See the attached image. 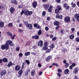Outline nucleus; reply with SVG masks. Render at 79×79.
Masks as SVG:
<instances>
[{"label":"nucleus","mask_w":79,"mask_h":79,"mask_svg":"<svg viewBox=\"0 0 79 79\" xmlns=\"http://www.w3.org/2000/svg\"><path fill=\"white\" fill-rule=\"evenodd\" d=\"M24 74H25V76H28V73H24Z\"/></svg>","instance_id":"nucleus-60"},{"label":"nucleus","mask_w":79,"mask_h":79,"mask_svg":"<svg viewBox=\"0 0 79 79\" xmlns=\"http://www.w3.org/2000/svg\"><path fill=\"white\" fill-rule=\"evenodd\" d=\"M57 75L58 76H59V77H60L61 75V74L60 73H57Z\"/></svg>","instance_id":"nucleus-53"},{"label":"nucleus","mask_w":79,"mask_h":79,"mask_svg":"<svg viewBox=\"0 0 79 79\" xmlns=\"http://www.w3.org/2000/svg\"><path fill=\"white\" fill-rule=\"evenodd\" d=\"M8 25L9 27H11L12 26H13V23H10Z\"/></svg>","instance_id":"nucleus-46"},{"label":"nucleus","mask_w":79,"mask_h":79,"mask_svg":"<svg viewBox=\"0 0 79 79\" xmlns=\"http://www.w3.org/2000/svg\"><path fill=\"white\" fill-rule=\"evenodd\" d=\"M69 69H65L64 70V73H65V74H68L69 73Z\"/></svg>","instance_id":"nucleus-17"},{"label":"nucleus","mask_w":79,"mask_h":79,"mask_svg":"<svg viewBox=\"0 0 79 79\" xmlns=\"http://www.w3.org/2000/svg\"><path fill=\"white\" fill-rule=\"evenodd\" d=\"M46 14V12L45 11H43L42 13L43 16H45Z\"/></svg>","instance_id":"nucleus-41"},{"label":"nucleus","mask_w":79,"mask_h":79,"mask_svg":"<svg viewBox=\"0 0 79 79\" xmlns=\"http://www.w3.org/2000/svg\"><path fill=\"white\" fill-rule=\"evenodd\" d=\"M65 22H69L70 21V18L69 17H66L64 19Z\"/></svg>","instance_id":"nucleus-7"},{"label":"nucleus","mask_w":79,"mask_h":79,"mask_svg":"<svg viewBox=\"0 0 79 79\" xmlns=\"http://www.w3.org/2000/svg\"><path fill=\"white\" fill-rule=\"evenodd\" d=\"M59 18H60V19H61L63 18V16L61 15H60L59 16Z\"/></svg>","instance_id":"nucleus-49"},{"label":"nucleus","mask_w":79,"mask_h":79,"mask_svg":"<svg viewBox=\"0 0 79 79\" xmlns=\"http://www.w3.org/2000/svg\"><path fill=\"white\" fill-rule=\"evenodd\" d=\"M50 48L52 49L53 48H55V45H54V43H52L50 46Z\"/></svg>","instance_id":"nucleus-21"},{"label":"nucleus","mask_w":79,"mask_h":79,"mask_svg":"<svg viewBox=\"0 0 79 79\" xmlns=\"http://www.w3.org/2000/svg\"><path fill=\"white\" fill-rule=\"evenodd\" d=\"M15 71H19L20 69V66L19 65H16L15 67Z\"/></svg>","instance_id":"nucleus-13"},{"label":"nucleus","mask_w":79,"mask_h":79,"mask_svg":"<svg viewBox=\"0 0 79 79\" xmlns=\"http://www.w3.org/2000/svg\"><path fill=\"white\" fill-rule=\"evenodd\" d=\"M19 31L20 32H21V33H22V32H23V30L21 29H19Z\"/></svg>","instance_id":"nucleus-58"},{"label":"nucleus","mask_w":79,"mask_h":79,"mask_svg":"<svg viewBox=\"0 0 79 79\" xmlns=\"http://www.w3.org/2000/svg\"><path fill=\"white\" fill-rule=\"evenodd\" d=\"M19 50H20V47H19V46L16 47V51L17 52H19Z\"/></svg>","instance_id":"nucleus-38"},{"label":"nucleus","mask_w":79,"mask_h":79,"mask_svg":"<svg viewBox=\"0 0 79 79\" xmlns=\"http://www.w3.org/2000/svg\"><path fill=\"white\" fill-rule=\"evenodd\" d=\"M57 71L58 73H61V72H62V71H61V69H58Z\"/></svg>","instance_id":"nucleus-43"},{"label":"nucleus","mask_w":79,"mask_h":79,"mask_svg":"<svg viewBox=\"0 0 79 79\" xmlns=\"http://www.w3.org/2000/svg\"><path fill=\"white\" fill-rule=\"evenodd\" d=\"M59 27H60V26H57L56 28V30H58L59 29Z\"/></svg>","instance_id":"nucleus-56"},{"label":"nucleus","mask_w":79,"mask_h":79,"mask_svg":"<svg viewBox=\"0 0 79 79\" xmlns=\"http://www.w3.org/2000/svg\"><path fill=\"white\" fill-rule=\"evenodd\" d=\"M23 13H24V10H22L21 12V15H23Z\"/></svg>","instance_id":"nucleus-61"},{"label":"nucleus","mask_w":79,"mask_h":79,"mask_svg":"<svg viewBox=\"0 0 79 79\" xmlns=\"http://www.w3.org/2000/svg\"><path fill=\"white\" fill-rule=\"evenodd\" d=\"M19 55L20 57H22L23 55V53H20L19 54Z\"/></svg>","instance_id":"nucleus-45"},{"label":"nucleus","mask_w":79,"mask_h":79,"mask_svg":"<svg viewBox=\"0 0 79 79\" xmlns=\"http://www.w3.org/2000/svg\"><path fill=\"white\" fill-rule=\"evenodd\" d=\"M52 66H57V67H59V65L58 64L55 63H53L52 64Z\"/></svg>","instance_id":"nucleus-36"},{"label":"nucleus","mask_w":79,"mask_h":79,"mask_svg":"<svg viewBox=\"0 0 79 79\" xmlns=\"http://www.w3.org/2000/svg\"><path fill=\"white\" fill-rule=\"evenodd\" d=\"M6 73V71L5 70H3L1 71L0 75L1 76H3V75H5Z\"/></svg>","instance_id":"nucleus-4"},{"label":"nucleus","mask_w":79,"mask_h":79,"mask_svg":"<svg viewBox=\"0 0 79 79\" xmlns=\"http://www.w3.org/2000/svg\"><path fill=\"white\" fill-rule=\"evenodd\" d=\"M63 62L64 64H66V60H63Z\"/></svg>","instance_id":"nucleus-62"},{"label":"nucleus","mask_w":79,"mask_h":79,"mask_svg":"<svg viewBox=\"0 0 79 79\" xmlns=\"http://www.w3.org/2000/svg\"><path fill=\"white\" fill-rule=\"evenodd\" d=\"M66 44L67 45H68L69 46L70 45H71V44L70 43V41H69V40H67L66 42Z\"/></svg>","instance_id":"nucleus-23"},{"label":"nucleus","mask_w":79,"mask_h":79,"mask_svg":"<svg viewBox=\"0 0 79 79\" xmlns=\"http://www.w3.org/2000/svg\"><path fill=\"white\" fill-rule=\"evenodd\" d=\"M13 42L10 40H8L7 41L6 43L7 44H8V45H10V47H13V46H14V44H12Z\"/></svg>","instance_id":"nucleus-3"},{"label":"nucleus","mask_w":79,"mask_h":79,"mask_svg":"<svg viewBox=\"0 0 79 79\" xmlns=\"http://www.w3.org/2000/svg\"><path fill=\"white\" fill-rule=\"evenodd\" d=\"M32 13H33V12H32V11H30V12L28 11V15H32Z\"/></svg>","instance_id":"nucleus-42"},{"label":"nucleus","mask_w":79,"mask_h":79,"mask_svg":"<svg viewBox=\"0 0 79 79\" xmlns=\"http://www.w3.org/2000/svg\"><path fill=\"white\" fill-rule=\"evenodd\" d=\"M42 73H43L42 72H40L39 73V76H41V75L42 74Z\"/></svg>","instance_id":"nucleus-59"},{"label":"nucleus","mask_w":79,"mask_h":79,"mask_svg":"<svg viewBox=\"0 0 79 79\" xmlns=\"http://www.w3.org/2000/svg\"><path fill=\"white\" fill-rule=\"evenodd\" d=\"M56 7L59 10H61V6L60 5H57Z\"/></svg>","instance_id":"nucleus-32"},{"label":"nucleus","mask_w":79,"mask_h":79,"mask_svg":"<svg viewBox=\"0 0 79 79\" xmlns=\"http://www.w3.org/2000/svg\"><path fill=\"white\" fill-rule=\"evenodd\" d=\"M49 6L50 5L49 4H45L43 5V6L44 7V9L46 10H47L48 9V8H49Z\"/></svg>","instance_id":"nucleus-10"},{"label":"nucleus","mask_w":79,"mask_h":79,"mask_svg":"<svg viewBox=\"0 0 79 79\" xmlns=\"http://www.w3.org/2000/svg\"><path fill=\"white\" fill-rule=\"evenodd\" d=\"M30 54H31L30 52H27L25 53V55L26 56H29Z\"/></svg>","instance_id":"nucleus-28"},{"label":"nucleus","mask_w":79,"mask_h":79,"mask_svg":"<svg viewBox=\"0 0 79 79\" xmlns=\"http://www.w3.org/2000/svg\"><path fill=\"white\" fill-rule=\"evenodd\" d=\"M52 58V56H48V57H47L46 59V61H47L48 60H50L51 58Z\"/></svg>","instance_id":"nucleus-22"},{"label":"nucleus","mask_w":79,"mask_h":79,"mask_svg":"<svg viewBox=\"0 0 79 79\" xmlns=\"http://www.w3.org/2000/svg\"><path fill=\"white\" fill-rule=\"evenodd\" d=\"M38 26V25L36 23H35L34 25V27H37Z\"/></svg>","instance_id":"nucleus-54"},{"label":"nucleus","mask_w":79,"mask_h":79,"mask_svg":"<svg viewBox=\"0 0 79 79\" xmlns=\"http://www.w3.org/2000/svg\"><path fill=\"white\" fill-rule=\"evenodd\" d=\"M52 9H53V6H51L49 7V9H48V11L49 12H51V11L52 10Z\"/></svg>","instance_id":"nucleus-20"},{"label":"nucleus","mask_w":79,"mask_h":79,"mask_svg":"<svg viewBox=\"0 0 79 79\" xmlns=\"http://www.w3.org/2000/svg\"><path fill=\"white\" fill-rule=\"evenodd\" d=\"M54 25H55V26H59V25L60 24V23L57 21H55L54 22Z\"/></svg>","instance_id":"nucleus-18"},{"label":"nucleus","mask_w":79,"mask_h":79,"mask_svg":"<svg viewBox=\"0 0 79 79\" xmlns=\"http://www.w3.org/2000/svg\"><path fill=\"white\" fill-rule=\"evenodd\" d=\"M64 7L66 8V10H69V6L67 5L66 3H64L63 5Z\"/></svg>","instance_id":"nucleus-11"},{"label":"nucleus","mask_w":79,"mask_h":79,"mask_svg":"<svg viewBox=\"0 0 79 79\" xmlns=\"http://www.w3.org/2000/svg\"><path fill=\"white\" fill-rule=\"evenodd\" d=\"M1 48L2 50H5L6 49V50H7L9 49V45H8V44H5L4 45H1Z\"/></svg>","instance_id":"nucleus-1"},{"label":"nucleus","mask_w":79,"mask_h":79,"mask_svg":"<svg viewBox=\"0 0 79 79\" xmlns=\"http://www.w3.org/2000/svg\"><path fill=\"white\" fill-rule=\"evenodd\" d=\"M38 66L39 68H41V67H42V65L41 64L39 63L38 64Z\"/></svg>","instance_id":"nucleus-47"},{"label":"nucleus","mask_w":79,"mask_h":79,"mask_svg":"<svg viewBox=\"0 0 79 79\" xmlns=\"http://www.w3.org/2000/svg\"><path fill=\"white\" fill-rule=\"evenodd\" d=\"M29 11L27 10H24V14L25 15H28L29 14Z\"/></svg>","instance_id":"nucleus-14"},{"label":"nucleus","mask_w":79,"mask_h":79,"mask_svg":"<svg viewBox=\"0 0 79 79\" xmlns=\"http://www.w3.org/2000/svg\"><path fill=\"white\" fill-rule=\"evenodd\" d=\"M6 34L7 35H9L10 37H12V36H13V35H12V33L10 32H7Z\"/></svg>","instance_id":"nucleus-26"},{"label":"nucleus","mask_w":79,"mask_h":79,"mask_svg":"<svg viewBox=\"0 0 79 79\" xmlns=\"http://www.w3.org/2000/svg\"><path fill=\"white\" fill-rule=\"evenodd\" d=\"M45 30H46V31H48L49 30V29H48V27H45Z\"/></svg>","instance_id":"nucleus-55"},{"label":"nucleus","mask_w":79,"mask_h":79,"mask_svg":"<svg viewBox=\"0 0 79 79\" xmlns=\"http://www.w3.org/2000/svg\"><path fill=\"white\" fill-rule=\"evenodd\" d=\"M33 8H36V6H37V2H33Z\"/></svg>","instance_id":"nucleus-27"},{"label":"nucleus","mask_w":79,"mask_h":79,"mask_svg":"<svg viewBox=\"0 0 79 79\" xmlns=\"http://www.w3.org/2000/svg\"><path fill=\"white\" fill-rule=\"evenodd\" d=\"M31 54H32V55H35V53L34 52H31Z\"/></svg>","instance_id":"nucleus-63"},{"label":"nucleus","mask_w":79,"mask_h":79,"mask_svg":"<svg viewBox=\"0 0 79 79\" xmlns=\"http://www.w3.org/2000/svg\"><path fill=\"white\" fill-rule=\"evenodd\" d=\"M69 66V63H67L65 64V69L67 68Z\"/></svg>","instance_id":"nucleus-30"},{"label":"nucleus","mask_w":79,"mask_h":79,"mask_svg":"<svg viewBox=\"0 0 79 79\" xmlns=\"http://www.w3.org/2000/svg\"><path fill=\"white\" fill-rule=\"evenodd\" d=\"M23 69H21L18 72V73L19 75H21L23 74Z\"/></svg>","instance_id":"nucleus-25"},{"label":"nucleus","mask_w":79,"mask_h":79,"mask_svg":"<svg viewBox=\"0 0 79 79\" xmlns=\"http://www.w3.org/2000/svg\"><path fill=\"white\" fill-rule=\"evenodd\" d=\"M39 38V36L38 35H35V39H38V38Z\"/></svg>","instance_id":"nucleus-44"},{"label":"nucleus","mask_w":79,"mask_h":79,"mask_svg":"<svg viewBox=\"0 0 79 79\" xmlns=\"http://www.w3.org/2000/svg\"><path fill=\"white\" fill-rule=\"evenodd\" d=\"M25 62L26 63L27 65H29L30 64V62L29 61V60H26Z\"/></svg>","instance_id":"nucleus-35"},{"label":"nucleus","mask_w":79,"mask_h":79,"mask_svg":"<svg viewBox=\"0 0 79 79\" xmlns=\"http://www.w3.org/2000/svg\"><path fill=\"white\" fill-rule=\"evenodd\" d=\"M26 27H28L29 29H32V24H31L27 23L26 25Z\"/></svg>","instance_id":"nucleus-6"},{"label":"nucleus","mask_w":79,"mask_h":79,"mask_svg":"<svg viewBox=\"0 0 79 79\" xmlns=\"http://www.w3.org/2000/svg\"><path fill=\"white\" fill-rule=\"evenodd\" d=\"M50 49H48L46 51V53H50Z\"/></svg>","instance_id":"nucleus-48"},{"label":"nucleus","mask_w":79,"mask_h":79,"mask_svg":"<svg viewBox=\"0 0 79 79\" xmlns=\"http://www.w3.org/2000/svg\"><path fill=\"white\" fill-rule=\"evenodd\" d=\"M11 2L12 3H14L15 5H17V2L15 0H11Z\"/></svg>","instance_id":"nucleus-33"},{"label":"nucleus","mask_w":79,"mask_h":79,"mask_svg":"<svg viewBox=\"0 0 79 79\" xmlns=\"http://www.w3.org/2000/svg\"><path fill=\"white\" fill-rule=\"evenodd\" d=\"M76 63H73L72 65H71L69 67V69H72L73 67H75L76 66Z\"/></svg>","instance_id":"nucleus-8"},{"label":"nucleus","mask_w":79,"mask_h":79,"mask_svg":"<svg viewBox=\"0 0 79 79\" xmlns=\"http://www.w3.org/2000/svg\"><path fill=\"white\" fill-rule=\"evenodd\" d=\"M75 18L76 19L77 21H79V15L76 14L75 15Z\"/></svg>","instance_id":"nucleus-12"},{"label":"nucleus","mask_w":79,"mask_h":79,"mask_svg":"<svg viewBox=\"0 0 79 79\" xmlns=\"http://www.w3.org/2000/svg\"><path fill=\"white\" fill-rule=\"evenodd\" d=\"M4 26V23L3 22L0 21V27H3Z\"/></svg>","instance_id":"nucleus-19"},{"label":"nucleus","mask_w":79,"mask_h":79,"mask_svg":"<svg viewBox=\"0 0 79 79\" xmlns=\"http://www.w3.org/2000/svg\"><path fill=\"white\" fill-rule=\"evenodd\" d=\"M43 41L41 40H40L38 44V46H40L41 47L43 46Z\"/></svg>","instance_id":"nucleus-9"},{"label":"nucleus","mask_w":79,"mask_h":79,"mask_svg":"<svg viewBox=\"0 0 79 79\" xmlns=\"http://www.w3.org/2000/svg\"><path fill=\"white\" fill-rule=\"evenodd\" d=\"M10 11L11 13H12L15 11V8L13 7H11L10 9Z\"/></svg>","instance_id":"nucleus-15"},{"label":"nucleus","mask_w":79,"mask_h":79,"mask_svg":"<svg viewBox=\"0 0 79 79\" xmlns=\"http://www.w3.org/2000/svg\"><path fill=\"white\" fill-rule=\"evenodd\" d=\"M15 36H16V35L14 34V35L12 37L11 39H12V40H13V39H14L15 37Z\"/></svg>","instance_id":"nucleus-50"},{"label":"nucleus","mask_w":79,"mask_h":79,"mask_svg":"<svg viewBox=\"0 0 79 79\" xmlns=\"http://www.w3.org/2000/svg\"><path fill=\"white\" fill-rule=\"evenodd\" d=\"M60 13V11H59V10L58 9H56L55 10V13H56V14H58Z\"/></svg>","instance_id":"nucleus-31"},{"label":"nucleus","mask_w":79,"mask_h":79,"mask_svg":"<svg viewBox=\"0 0 79 79\" xmlns=\"http://www.w3.org/2000/svg\"><path fill=\"white\" fill-rule=\"evenodd\" d=\"M35 70H32V72H31V74L32 76H34V74H35Z\"/></svg>","instance_id":"nucleus-24"},{"label":"nucleus","mask_w":79,"mask_h":79,"mask_svg":"<svg viewBox=\"0 0 79 79\" xmlns=\"http://www.w3.org/2000/svg\"><path fill=\"white\" fill-rule=\"evenodd\" d=\"M42 34V30H40L38 32V35H40Z\"/></svg>","instance_id":"nucleus-34"},{"label":"nucleus","mask_w":79,"mask_h":79,"mask_svg":"<svg viewBox=\"0 0 79 79\" xmlns=\"http://www.w3.org/2000/svg\"><path fill=\"white\" fill-rule=\"evenodd\" d=\"M18 7L19 8V9H22V8H23V6L22 5H19L18 6Z\"/></svg>","instance_id":"nucleus-39"},{"label":"nucleus","mask_w":79,"mask_h":79,"mask_svg":"<svg viewBox=\"0 0 79 79\" xmlns=\"http://www.w3.org/2000/svg\"><path fill=\"white\" fill-rule=\"evenodd\" d=\"M60 32H61V33L62 34H64V30H61L60 31Z\"/></svg>","instance_id":"nucleus-51"},{"label":"nucleus","mask_w":79,"mask_h":79,"mask_svg":"<svg viewBox=\"0 0 79 79\" xmlns=\"http://www.w3.org/2000/svg\"><path fill=\"white\" fill-rule=\"evenodd\" d=\"M56 2L57 3H60V0H56Z\"/></svg>","instance_id":"nucleus-64"},{"label":"nucleus","mask_w":79,"mask_h":79,"mask_svg":"<svg viewBox=\"0 0 79 79\" xmlns=\"http://www.w3.org/2000/svg\"><path fill=\"white\" fill-rule=\"evenodd\" d=\"M2 61L4 63H6L8 62V59L6 58H4L2 59Z\"/></svg>","instance_id":"nucleus-16"},{"label":"nucleus","mask_w":79,"mask_h":79,"mask_svg":"<svg viewBox=\"0 0 79 79\" xmlns=\"http://www.w3.org/2000/svg\"><path fill=\"white\" fill-rule=\"evenodd\" d=\"M78 71H79V69L77 67H75L73 71V73H74L75 74H77L78 73Z\"/></svg>","instance_id":"nucleus-5"},{"label":"nucleus","mask_w":79,"mask_h":79,"mask_svg":"<svg viewBox=\"0 0 79 79\" xmlns=\"http://www.w3.org/2000/svg\"><path fill=\"white\" fill-rule=\"evenodd\" d=\"M31 71V69H28L27 70L26 72L28 74V73H30V72Z\"/></svg>","instance_id":"nucleus-40"},{"label":"nucleus","mask_w":79,"mask_h":79,"mask_svg":"<svg viewBox=\"0 0 79 79\" xmlns=\"http://www.w3.org/2000/svg\"><path fill=\"white\" fill-rule=\"evenodd\" d=\"M59 16L60 15H59L57 14L56 16V18H59Z\"/></svg>","instance_id":"nucleus-57"},{"label":"nucleus","mask_w":79,"mask_h":79,"mask_svg":"<svg viewBox=\"0 0 79 79\" xmlns=\"http://www.w3.org/2000/svg\"><path fill=\"white\" fill-rule=\"evenodd\" d=\"M74 37V36L73 35H71L69 37V38L70 39H71V40L73 39Z\"/></svg>","instance_id":"nucleus-37"},{"label":"nucleus","mask_w":79,"mask_h":79,"mask_svg":"<svg viewBox=\"0 0 79 79\" xmlns=\"http://www.w3.org/2000/svg\"><path fill=\"white\" fill-rule=\"evenodd\" d=\"M37 29H41V27L40 26H39V25H38V27H37Z\"/></svg>","instance_id":"nucleus-52"},{"label":"nucleus","mask_w":79,"mask_h":79,"mask_svg":"<svg viewBox=\"0 0 79 79\" xmlns=\"http://www.w3.org/2000/svg\"><path fill=\"white\" fill-rule=\"evenodd\" d=\"M7 66L8 67H10L11 66H13V63H12V62H11L10 61L8 64Z\"/></svg>","instance_id":"nucleus-29"},{"label":"nucleus","mask_w":79,"mask_h":79,"mask_svg":"<svg viewBox=\"0 0 79 79\" xmlns=\"http://www.w3.org/2000/svg\"><path fill=\"white\" fill-rule=\"evenodd\" d=\"M48 43L47 42H45L44 46L43 47V50H47L48 49Z\"/></svg>","instance_id":"nucleus-2"}]
</instances>
